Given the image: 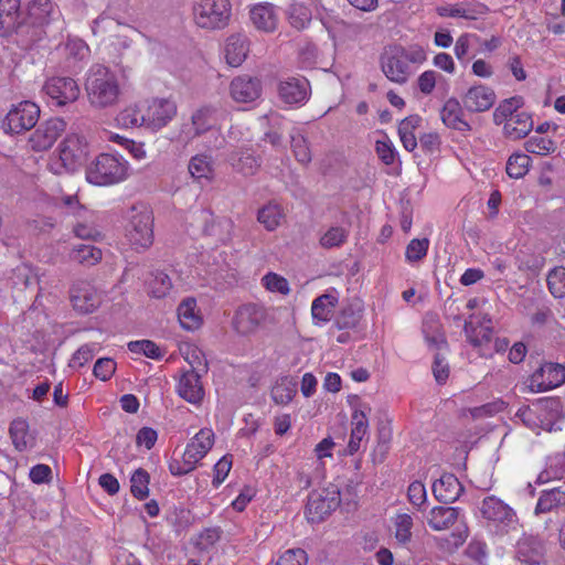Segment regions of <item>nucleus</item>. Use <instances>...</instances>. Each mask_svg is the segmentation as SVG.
<instances>
[{"instance_id":"1","label":"nucleus","mask_w":565,"mask_h":565,"mask_svg":"<svg viewBox=\"0 0 565 565\" xmlns=\"http://www.w3.org/2000/svg\"><path fill=\"white\" fill-rule=\"evenodd\" d=\"M85 90L90 105L97 108L115 105L120 94L117 76L102 64H95L89 68Z\"/></svg>"},{"instance_id":"2","label":"nucleus","mask_w":565,"mask_h":565,"mask_svg":"<svg viewBox=\"0 0 565 565\" xmlns=\"http://www.w3.org/2000/svg\"><path fill=\"white\" fill-rule=\"evenodd\" d=\"M87 153L84 137L76 134L67 135L58 146V156L51 160L50 169L55 174L75 172L85 163Z\"/></svg>"},{"instance_id":"3","label":"nucleus","mask_w":565,"mask_h":565,"mask_svg":"<svg viewBox=\"0 0 565 565\" xmlns=\"http://www.w3.org/2000/svg\"><path fill=\"white\" fill-rule=\"evenodd\" d=\"M194 23L205 30H222L230 24L232 4L230 0H200L192 7Z\"/></svg>"},{"instance_id":"4","label":"nucleus","mask_w":565,"mask_h":565,"mask_svg":"<svg viewBox=\"0 0 565 565\" xmlns=\"http://www.w3.org/2000/svg\"><path fill=\"white\" fill-rule=\"evenodd\" d=\"M127 177V163L114 154H99L86 169V179L95 185H111Z\"/></svg>"},{"instance_id":"5","label":"nucleus","mask_w":565,"mask_h":565,"mask_svg":"<svg viewBox=\"0 0 565 565\" xmlns=\"http://www.w3.org/2000/svg\"><path fill=\"white\" fill-rule=\"evenodd\" d=\"M340 491L335 486L311 492L306 505L307 520L311 523L322 522L340 505Z\"/></svg>"},{"instance_id":"6","label":"nucleus","mask_w":565,"mask_h":565,"mask_svg":"<svg viewBox=\"0 0 565 565\" xmlns=\"http://www.w3.org/2000/svg\"><path fill=\"white\" fill-rule=\"evenodd\" d=\"M15 35L17 42L23 46H29L42 38V31L31 28L22 12L15 14H0V36L11 38Z\"/></svg>"},{"instance_id":"7","label":"nucleus","mask_w":565,"mask_h":565,"mask_svg":"<svg viewBox=\"0 0 565 565\" xmlns=\"http://www.w3.org/2000/svg\"><path fill=\"white\" fill-rule=\"evenodd\" d=\"M381 68L384 75L394 83L404 84L411 75L407 63L406 50L402 46H393L381 54Z\"/></svg>"},{"instance_id":"8","label":"nucleus","mask_w":565,"mask_h":565,"mask_svg":"<svg viewBox=\"0 0 565 565\" xmlns=\"http://www.w3.org/2000/svg\"><path fill=\"white\" fill-rule=\"evenodd\" d=\"M40 117V108L35 103L25 100L14 105L6 116V131L20 134L33 128Z\"/></svg>"},{"instance_id":"9","label":"nucleus","mask_w":565,"mask_h":565,"mask_svg":"<svg viewBox=\"0 0 565 565\" xmlns=\"http://www.w3.org/2000/svg\"><path fill=\"white\" fill-rule=\"evenodd\" d=\"M267 320V310L256 303L239 306L232 319L233 329L241 335L254 334Z\"/></svg>"},{"instance_id":"10","label":"nucleus","mask_w":565,"mask_h":565,"mask_svg":"<svg viewBox=\"0 0 565 565\" xmlns=\"http://www.w3.org/2000/svg\"><path fill=\"white\" fill-rule=\"evenodd\" d=\"M153 218L151 212L143 209L131 215L127 226V237L131 246L136 249H146L153 242Z\"/></svg>"},{"instance_id":"11","label":"nucleus","mask_w":565,"mask_h":565,"mask_svg":"<svg viewBox=\"0 0 565 565\" xmlns=\"http://www.w3.org/2000/svg\"><path fill=\"white\" fill-rule=\"evenodd\" d=\"M473 318V316H470L469 319L465 321L463 331L467 340L472 347L479 349L482 356L491 358L493 355V351L490 349L492 340L491 319L484 316L482 321L478 320L476 322Z\"/></svg>"},{"instance_id":"12","label":"nucleus","mask_w":565,"mask_h":565,"mask_svg":"<svg viewBox=\"0 0 565 565\" xmlns=\"http://www.w3.org/2000/svg\"><path fill=\"white\" fill-rule=\"evenodd\" d=\"M206 371V361L201 369L195 367L191 362V369L184 371L179 380L177 387L179 396L193 405L201 404L204 398V388L201 382L200 372L205 373Z\"/></svg>"},{"instance_id":"13","label":"nucleus","mask_w":565,"mask_h":565,"mask_svg":"<svg viewBox=\"0 0 565 565\" xmlns=\"http://www.w3.org/2000/svg\"><path fill=\"white\" fill-rule=\"evenodd\" d=\"M564 382L565 366L558 363L546 362L530 376L529 387L533 392H544L557 387Z\"/></svg>"},{"instance_id":"14","label":"nucleus","mask_w":565,"mask_h":565,"mask_svg":"<svg viewBox=\"0 0 565 565\" xmlns=\"http://www.w3.org/2000/svg\"><path fill=\"white\" fill-rule=\"evenodd\" d=\"M146 127L159 130L166 127L177 115V104L169 98H154L147 102Z\"/></svg>"},{"instance_id":"15","label":"nucleus","mask_w":565,"mask_h":565,"mask_svg":"<svg viewBox=\"0 0 565 565\" xmlns=\"http://www.w3.org/2000/svg\"><path fill=\"white\" fill-rule=\"evenodd\" d=\"M65 129L66 122L62 118H51L40 124L29 139L31 148L34 151L50 149Z\"/></svg>"},{"instance_id":"16","label":"nucleus","mask_w":565,"mask_h":565,"mask_svg":"<svg viewBox=\"0 0 565 565\" xmlns=\"http://www.w3.org/2000/svg\"><path fill=\"white\" fill-rule=\"evenodd\" d=\"M545 544L535 535L524 534L514 547V557L525 565H541L545 561Z\"/></svg>"},{"instance_id":"17","label":"nucleus","mask_w":565,"mask_h":565,"mask_svg":"<svg viewBox=\"0 0 565 565\" xmlns=\"http://www.w3.org/2000/svg\"><path fill=\"white\" fill-rule=\"evenodd\" d=\"M43 90L55 102L56 106L74 103L79 96V87L71 77L49 78L43 86Z\"/></svg>"},{"instance_id":"18","label":"nucleus","mask_w":565,"mask_h":565,"mask_svg":"<svg viewBox=\"0 0 565 565\" xmlns=\"http://www.w3.org/2000/svg\"><path fill=\"white\" fill-rule=\"evenodd\" d=\"M278 96L287 105H303L310 96V83L306 77H287L278 84Z\"/></svg>"},{"instance_id":"19","label":"nucleus","mask_w":565,"mask_h":565,"mask_svg":"<svg viewBox=\"0 0 565 565\" xmlns=\"http://www.w3.org/2000/svg\"><path fill=\"white\" fill-rule=\"evenodd\" d=\"M480 512L484 519L504 527L511 526L516 521V514L512 508L494 495L482 500Z\"/></svg>"},{"instance_id":"20","label":"nucleus","mask_w":565,"mask_h":565,"mask_svg":"<svg viewBox=\"0 0 565 565\" xmlns=\"http://www.w3.org/2000/svg\"><path fill=\"white\" fill-rule=\"evenodd\" d=\"M494 90L486 85L470 87L462 96L463 108L470 113H483L489 110L495 103Z\"/></svg>"},{"instance_id":"21","label":"nucleus","mask_w":565,"mask_h":565,"mask_svg":"<svg viewBox=\"0 0 565 565\" xmlns=\"http://www.w3.org/2000/svg\"><path fill=\"white\" fill-rule=\"evenodd\" d=\"M230 93L237 103H252L262 94V82L257 77L237 76L231 82Z\"/></svg>"},{"instance_id":"22","label":"nucleus","mask_w":565,"mask_h":565,"mask_svg":"<svg viewBox=\"0 0 565 565\" xmlns=\"http://www.w3.org/2000/svg\"><path fill=\"white\" fill-rule=\"evenodd\" d=\"M70 297L74 309L79 313L93 312L99 305L95 289L87 281L74 284Z\"/></svg>"},{"instance_id":"23","label":"nucleus","mask_w":565,"mask_h":565,"mask_svg":"<svg viewBox=\"0 0 565 565\" xmlns=\"http://www.w3.org/2000/svg\"><path fill=\"white\" fill-rule=\"evenodd\" d=\"M463 492V487L454 473H444L433 483V494L439 502L452 503Z\"/></svg>"},{"instance_id":"24","label":"nucleus","mask_w":565,"mask_h":565,"mask_svg":"<svg viewBox=\"0 0 565 565\" xmlns=\"http://www.w3.org/2000/svg\"><path fill=\"white\" fill-rule=\"evenodd\" d=\"M54 13V4L51 0H32L28 4L25 21L29 22L31 28L42 30L49 24Z\"/></svg>"},{"instance_id":"25","label":"nucleus","mask_w":565,"mask_h":565,"mask_svg":"<svg viewBox=\"0 0 565 565\" xmlns=\"http://www.w3.org/2000/svg\"><path fill=\"white\" fill-rule=\"evenodd\" d=\"M462 116L463 104L461 105L459 100L454 97L447 99L440 110V118L448 128L459 131H470L471 127L463 120Z\"/></svg>"},{"instance_id":"26","label":"nucleus","mask_w":565,"mask_h":565,"mask_svg":"<svg viewBox=\"0 0 565 565\" xmlns=\"http://www.w3.org/2000/svg\"><path fill=\"white\" fill-rule=\"evenodd\" d=\"M551 512L565 514V490L559 487L542 491L537 499L534 513L539 515Z\"/></svg>"},{"instance_id":"27","label":"nucleus","mask_w":565,"mask_h":565,"mask_svg":"<svg viewBox=\"0 0 565 565\" xmlns=\"http://www.w3.org/2000/svg\"><path fill=\"white\" fill-rule=\"evenodd\" d=\"M532 404L537 417L542 419V429L551 430L562 411L561 399L556 397H545L536 399L532 402Z\"/></svg>"},{"instance_id":"28","label":"nucleus","mask_w":565,"mask_h":565,"mask_svg":"<svg viewBox=\"0 0 565 565\" xmlns=\"http://www.w3.org/2000/svg\"><path fill=\"white\" fill-rule=\"evenodd\" d=\"M214 444V433L209 428L201 429L188 444L184 455L195 460V465L210 451Z\"/></svg>"},{"instance_id":"29","label":"nucleus","mask_w":565,"mask_h":565,"mask_svg":"<svg viewBox=\"0 0 565 565\" xmlns=\"http://www.w3.org/2000/svg\"><path fill=\"white\" fill-rule=\"evenodd\" d=\"M232 167L244 175H254L260 167V158L256 157L249 148L233 151L228 156Z\"/></svg>"},{"instance_id":"30","label":"nucleus","mask_w":565,"mask_h":565,"mask_svg":"<svg viewBox=\"0 0 565 565\" xmlns=\"http://www.w3.org/2000/svg\"><path fill=\"white\" fill-rule=\"evenodd\" d=\"M250 20L257 30L273 32L277 26V14L270 3L256 4L250 9Z\"/></svg>"},{"instance_id":"31","label":"nucleus","mask_w":565,"mask_h":565,"mask_svg":"<svg viewBox=\"0 0 565 565\" xmlns=\"http://www.w3.org/2000/svg\"><path fill=\"white\" fill-rule=\"evenodd\" d=\"M532 129L533 120L525 111L516 113L509 118L503 126L504 135L512 140L526 137Z\"/></svg>"},{"instance_id":"32","label":"nucleus","mask_w":565,"mask_h":565,"mask_svg":"<svg viewBox=\"0 0 565 565\" xmlns=\"http://www.w3.org/2000/svg\"><path fill=\"white\" fill-rule=\"evenodd\" d=\"M248 53L247 39L242 34H233L227 38L225 44V58L231 66H239Z\"/></svg>"},{"instance_id":"33","label":"nucleus","mask_w":565,"mask_h":565,"mask_svg":"<svg viewBox=\"0 0 565 565\" xmlns=\"http://www.w3.org/2000/svg\"><path fill=\"white\" fill-rule=\"evenodd\" d=\"M178 319L183 329L194 331L202 324V317L196 311V300L185 298L178 307Z\"/></svg>"},{"instance_id":"34","label":"nucleus","mask_w":565,"mask_h":565,"mask_svg":"<svg viewBox=\"0 0 565 565\" xmlns=\"http://www.w3.org/2000/svg\"><path fill=\"white\" fill-rule=\"evenodd\" d=\"M458 509L452 507H435L429 512L428 525L435 531L449 529L458 519Z\"/></svg>"},{"instance_id":"35","label":"nucleus","mask_w":565,"mask_h":565,"mask_svg":"<svg viewBox=\"0 0 565 565\" xmlns=\"http://www.w3.org/2000/svg\"><path fill=\"white\" fill-rule=\"evenodd\" d=\"M369 428V420L366 414L362 409H355L352 414V430L348 445L350 455H353L360 449L361 441L366 435Z\"/></svg>"},{"instance_id":"36","label":"nucleus","mask_w":565,"mask_h":565,"mask_svg":"<svg viewBox=\"0 0 565 565\" xmlns=\"http://www.w3.org/2000/svg\"><path fill=\"white\" fill-rule=\"evenodd\" d=\"M9 434L18 451H24L34 444V438L29 434V424L23 418H17L11 423Z\"/></svg>"},{"instance_id":"37","label":"nucleus","mask_w":565,"mask_h":565,"mask_svg":"<svg viewBox=\"0 0 565 565\" xmlns=\"http://www.w3.org/2000/svg\"><path fill=\"white\" fill-rule=\"evenodd\" d=\"M338 298L331 294H323L312 301L311 315L315 320L328 322L333 316Z\"/></svg>"},{"instance_id":"38","label":"nucleus","mask_w":565,"mask_h":565,"mask_svg":"<svg viewBox=\"0 0 565 565\" xmlns=\"http://www.w3.org/2000/svg\"><path fill=\"white\" fill-rule=\"evenodd\" d=\"M298 382L291 376L279 379L271 388V398L276 404L287 405L297 394Z\"/></svg>"},{"instance_id":"39","label":"nucleus","mask_w":565,"mask_h":565,"mask_svg":"<svg viewBox=\"0 0 565 565\" xmlns=\"http://www.w3.org/2000/svg\"><path fill=\"white\" fill-rule=\"evenodd\" d=\"M102 250L90 244H79L70 254L72 260L84 266L96 265L102 259Z\"/></svg>"},{"instance_id":"40","label":"nucleus","mask_w":565,"mask_h":565,"mask_svg":"<svg viewBox=\"0 0 565 565\" xmlns=\"http://www.w3.org/2000/svg\"><path fill=\"white\" fill-rule=\"evenodd\" d=\"M290 147L298 162L308 164L311 161V151L306 137L296 127L289 130Z\"/></svg>"},{"instance_id":"41","label":"nucleus","mask_w":565,"mask_h":565,"mask_svg":"<svg viewBox=\"0 0 565 565\" xmlns=\"http://www.w3.org/2000/svg\"><path fill=\"white\" fill-rule=\"evenodd\" d=\"M284 218L282 209L275 203H268L258 210L257 221L264 225L267 231L276 230Z\"/></svg>"},{"instance_id":"42","label":"nucleus","mask_w":565,"mask_h":565,"mask_svg":"<svg viewBox=\"0 0 565 565\" xmlns=\"http://www.w3.org/2000/svg\"><path fill=\"white\" fill-rule=\"evenodd\" d=\"M145 105H134L121 110L117 116V121L125 128L146 127Z\"/></svg>"},{"instance_id":"43","label":"nucleus","mask_w":565,"mask_h":565,"mask_svg":"<svg viewBox=\"0 0 565 565\" xmlns=\"http://www.w3.org/2000/svg\"><path fill=\"white\" fill-rule=\"evenodd\" d=\"M523 106V98L521 96H513L504 99L493 111V121L495 125H501L518 113V109Z\"/></svg>"},{"instance_id":"44","label":"nucleus","mask_w":565,"mask_h":565,"mask_svg":"<svg viewBox=\"0 0 565 565\" xmlns=\"http://www.w3.org/2000/svg\"><path fill=\"white\" fill-rule=\"evenodd\" d=\"M287 121L281 118H274L270 121L269 130L265 132L263 140L269 142L277 151H285L284 131Z\"/></svg>"},{"instance_id":"45","label":"nucleus","mask_w":565,"mask_h":565,"mask_svg":"<svg viewBox=\"0 0 565 565\" xmlns=\"http://www.w3.org/2000/svg\"><path fill=\"white\" fill-rule=\"evenodd\" d=\"M172 287L170 277L160 270L151 273V277L148 280L149 295L154 298H163L168 295Z\"/></svg>"},{"instance_id":"46","label":"nucleus","mask_w":565,"mask_h":565,"mask_svg":"<svg viewBox=\"0 0 565 565\" xmlns=\"http://www.w3.org/2000/svg\"><path fill=\"white\" fill-rule=\"evenodd\" d=\"M149 473L145 469L138 468L130 478V491L132 495L138 500L146 499L149 495Z\"/></svg>"},{"instance_id":"47","label":"nucleus","mask_w":565,"mask_h":565,"mask_svg":"<svg viewBox=\"0 0 565 565\" xmlns=\"http://www.w3.org/2000/svg\"><path fill=\"white\" fill-rule=\"evenodd\" d=\"M531 158L524 153H513L507 162V173L510 178L520 179L529 171Z\"/></svg>"},{"instance_id":"48","label":"nucleus","mask_w":565,"mask_h":565,"mask_svg":"<svg viewBox=\"0 0 565 565\" xmlns=\"http://www.w3.org/2000/svg\"><path fill=\"white\" fill-rule=\"evenodd\" d=\"M546 282L550 292L555 298L565 297V267L556 266L551 269L546 277Z\"/></svg>"},{"instance_id":"49","label":"nucleus","mask_w":565,"mask_h":565,"mask_svg":"<svg viewBox=\"0 0 565 565\" xmlns=\"http://www.w3.org/2000/svg\"><path fill=\"white\" fill-rule=\"evenodd\" d=\"M189 172L195 179H210L213 173L212 160L207 156L196 154L189 163Z\"/></svg>"},{"instance_id":"50","label":"nucleus","mask_w":565,"mask_h":565,"mask_svg":"<svg viewBox=\"0 0 565 565\" xmlns=\"http://www.w3.org/2000/svg\"><path fill=\"white\" fill-rule=\"evenodd\" d=\"M222 530L218 526L206 527L200 532L194 541V545L202 552L209 551L221 539Z\"/></svg>"},{"instance_id":"51","label":"nucleus","mask_w":565,"mask_h":565,"mask_svg":"<svg viewBox=\"0 0 565 565\" xmlns=\"http://www.w3.org/2000/svg\"><path fill=\"white\" fill-rule=\"evenodd\" d=\"M524 148L527 152L545 156L550 152H553L556 149V146L555 142L550 138L533 136L525 141Z\"/></svg>"},{"instance_id":"52","label":"nucleus","mask_w":565,"mask_h":565,"mask_svg":"<svg viewBox=\"0 0 565 565\" xmlns=\"http://www.w3.org/2000/svg\"><path fill=\"white\" fill-rule=\"evenodd\" d=\"M288 18L294 28L301 30L310 22L311 13L307 7L300 3H292L288 9Z\"/></svg>"},{"instance_id":"53","label":"nucleus","mask_w":565,"mask_h":565,"mask_svg":"<svg viewBox=\"0 0 565 565\" xmlns=\"http://www.w3.org/2000/svg\"><path fill=\"white\" fill-rule=\"evenodd\" d=\"M348 238V231L343 227L334 226L329 228L320 238V244L324 248L341 246Z\"/></svg>"},{"instance_id":"54","label":"nucleus","mask_w":565,"mask_h":565,"mask_svg":"<svg viewBox=\"0 0 565 565\" xmlns=\"http://www.w3.org/2000/svg\"><path fill=\"white\" fill-rule=\"evenodd\" d=\"M563 463L564 460L559 456H556L553 459H551L548 467L539 475L537 482L545 483L552 479H562L565 472Z\"/></svg>"},{"instance_id":"55","label":"nucleus","mask_w":565,"mask_h":565,"mask_svg":"<svg viewBox=\"0 0 565 565\" xmlns=\"http://www.w3.org/2000/svg\"><path fill=\"white\" fill-rule=\"evenodd\" d=\"M413 519L409 514H398L395 520V537L398 542L405 544L412 537Z\"/></svg>"},{"instance_id":"56","label":"nucleus","mask_w":565,"mask_h":565,"mask_svg":"<svg viewBox=\"0 0 565 565\" xmlns=\"http://www.w3.org/2000/svg\"><path fill=\"white\" fill-rule=\"evenodd\" d=\"M360 313L351 306L345 307L335 318L334 324L339 330L355 328L360 321Z\"/></svg>"},{"instance_id":"57","label":"nucleus","mask_w":565,"mask_h":565,"mask_svg":"<svg viewBox=\"0 0 565 565\" xmlns=\"http://www.w3.org/2000/svg\"><path fill=\"white\" fill-rule=\"evenodd\" d=\"M429 241L427 238H414L406 247V258L409 262H418L427 254Z\"/></svg>"},{"instance_id":"58","label":"nucleus","mask_w":565,"mask_h":565,"mask_svg":"<svg viewBox=\"0 0 565 565\" xmlns=\"http://www.w3.org/2000/svg\"><path fill=\"white\" fill-rule=\"evenodd\" d=\"M262 280L266 289L269 291L279 292L281 295H287L290 291L287 279L275 273H268Z\"/></svg>"},{"instance_id":"59","label":"nucleus","mask_w":565,"mask_h":565,"mask_svg":"<svg viewBox=\"0 0 565 565\" xmlns=\"http://www.w3.org/2000/svg\"><path fill=\"white\" fill-rule=\"evenodd\" d=\"M116 371V362L110 358H100L95 362L93 373L100 381H108Z\"/></svg>"},{"instance_id":"60","label":"nucleus","mask_w":565,"mask_h":565,"mask_svg":"<svg viewBox=\"0 0 565 565\" xmlns=\"http://www.w3.org/2000/svg\"><path fill=\"white\" fill-rule=\"evenodd\" d=\"M308 556L302 548L286 551L277 561L276 565H307Z\"/></svg>"},{"instance_id":"61","label":"nucleus","mask_w":565,"mask_h":565,"mask_svg":"<svg viewBox=\"0 0 565 565\" xmlns=\"http://www.w3.org/2000/svg\"><path fill=\"white\" fill-rule=\"evenodd\" d=\"M515 417L520 418L521 422L531 429H542V419L537 417L536 412L533 409V404L519 408Z\"/></svg>"},{"instance_id":"62","label":"nucleus","mask_w":565,"mask_h":565,"mask_svg":"<svg viewBox=\"0 0 565 565\" xmlns=\"http://www.w3.org/2000/svg\"><path fill=\"white\" fill-rule=\"evenodd\" d=\"M192 125L195 135H201L212 127L211 110L207 108L199 109L192 115Z\"/></svg>"},{"instance_id":"63","label":"nucleus","mask_w":565,"mask_h":565,"mask_svg":"<svg viewBox=\"0 0 565 565\" xmlns=\"http://www.w3.org/2000/svg\"><path fill=\"white\" fill-rule=\"evenodd\" d=\"M407 497L413 505L417 508L424 505L427 500V493L424 483H422L420 481L412 482L408 486Z\"/></svg>"},{"instance_id":"64","label":"nucleus","mask_w":565,"mask_h":565,"mask_svg":"<svg viewBox=\"0 0 565 565\" xmlns=\"http://www.w3.org/2000/svg\"><path fill=\"white\" fill-rule=\"evenodd\" d=\"M375 150H376L379 158L381 159V161L384 164L391 166L394 163L397 152H396L395 147L393 146V143L390 140H385V141L377 140L376 145H375Z\"/></svg>"}]
</instances>
